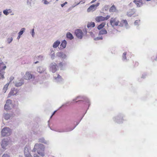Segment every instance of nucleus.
<instances>
[{
    "label": "nucleus",
    "mask_w": 157,
    "mask_h": 157,
    "mask_svg": "<svg viewBox=\"0 0 157 157\" xmlns=\"http://www.w3.org/2000/svg\"><path fill=\"white\" fill-rule=\"evenodd\" d=\"M60 44V42L58 40H57L55 42L53 45L54 48H56Z\"/></svg>",
    "instance_id": "obj_23"
},
{
    "label": "nucleus",
    "mask_w": 157,
    "mask_h": 157,
    "mask_svg": "<svg viewBox=\"0 0 157 157\" xmlns=\"http://www.w3.org/2000/svg\"><path fill=\"white\" fill-rule=\"evenodd\" d=\"M24 152L25 155L26 157H29L31 156V154L29 152V148L27 147H25Z\"/></svg>",
    "instance_id": "obj_12"
},
{
    "label": "nucleus",
    "mask_w": 157,
    "mask_h": 157,
    "mask_svg": "<svg viewBox=\"0 0 157 157\" xmlns=\"http://www.w3.org/2000/svg\"><path fill=\"white\" fill-rule=\"evenodd\" d=\"M14 79V77L13 76H12L10 77V82L12 81Z\"/></svg>",
    "instance_id": "obj_34"
},
{
    "label": "nucleus",
    "mask_w": 157,
    "mask_h": 157,
    "mask_svg": "<svg viewBox=\"0 0 157 157\" xmlns=\"http://www.w3.org/2000/svg\"><path fill=\"white\" fill-rule=\"evenodd\" d=\"M66 45L67 42L65 40H64L63 41L60 45V48L62 49L66 47Z\"/></svg>",
    "instance_id": "obj_17"
},
{
    "label": "nucleus",
    "mask_w": 157,
    "mask_h": 157,
    "mask_svg": "<svg viewBox=\"0 0 157 157\" xmlns=\"http://www.w3.org/2000/svg\"><path fill=\"white\" fill-rule=\"evenodd\" d=\"M44 3L45 4H48L49 3V2L47 1L46 0H43Z\"/></svg>",
    "instance_id": "obj_32"
},
{
    "label": "nucleus",
    "mask_w": 157,
    "mask_h": 157,
    "mask_svg": "<svg viewBox=\"0 0 157 157\" xmlns=\"http://www.w3.org/2000/svg\"><path fill=\"white\" fill-rule=\"evenodd\" d=\"M67 37L70 40L73 39L74 38L70 32H68L66 34Z\"/></svg>",
    "instance_id": "obj_22"
},
{
    "label": "nucleus",
    "mask_w": 157,
    "mask_h": 157,
    "mask_svg": "<svg viewBox=\"0 0 157 157\" xmlns=\"http://www.w3.org/2000/svg\"><path fill=\"white\" fill-rule=\"evenodd\" d=\"M7 145V142L3 140H2L1 143V145L3 148L5 147V146Z\"/></svg>",
    "instance_id": "obj_24"
},
{
    "label": "nucleus",
    "mask_w": 157,
    "mask_h": 157,
    "mask_svg": "<svg viewBox=\"0 0 157 157\" xmlns=\"http://www.w3.org/2000/svg\"><path fill=\"white\" fill-rule=\"evenodd\" d=\"M140 21V20H136L135 22V24L137 25L138 23V22H139Z\"/></svg>",
    "instance_id": "obj_36"
},
{
    "label": "nucleus",
    "mask_w": 157,
    "mask_h": 157,
    "mask_svg": "<svg viewBox=\"0 0 157 157\" xmlns=\"http://www.w3.org/2000/svg\"><path fill=\"white\" fill-rule=\"evenodd\" d=\"M34 157H39V156L36 154H34Z\"/></svg>",
    "instance_id": "obj_38"
},
{
    "label": "nucleus",
    "mask_w": 157,
    "mask_h": 157,
    "mask_svg": "<svg viewBox=\"0 0 157 157\" xmlns=\"http://www.w3.org/2000/svg\"><path fill=\"white\" fill-rule=\"evenodd\" d=\"M13 40V38L12 37L8 38L7 39V41L8 43L10 44L11 43Z\"/></svg>",
    "instance_id": "obj_30"
},
{
    "label": "nucleus",
    "mask_w": 157,
    "mask_h": 157,
    "mask_svg": "<svg viewBox=\"0 0 157 157\" xmlns=\"http://www.w3.org/2000/svg\"><path fill=\"white\" fill-rule=\"evenodd\" d=\"M6 72L5 70L0 69V79H3L5 78L4 75Z\"/></svg>",
    "instance_id": "obj_13"
},
{
    "label": "nucleus",
    "mask_w": 157,
    "mask_h": 157,
    "mask_svg": "<svg viewBox=\"0 0 157 157\" xmlns=\"http://www.w3.org/2000/svg\"><path fill=\"white\" fill-rule=\"evenodd\" d=\"M10 134V129L9 128L5 127L2 131V135L3 136H9Z\"/></svg>",
    "instance_id": "obj_4"
},
{
    "label": "nucleus",
    "mask_w": 157,
    "mask_h": 157,
    "mask_svg": "<svg viewBox=\"0 0 157 157\" xmlns=\"http://www.w3.org/2000/svg\"><path fill=\"white\" fill-rule=\"evenodd\" d=\"M18 91L17 90L14 88L11 89L10 93L8 94V97H10L11 95H13L16 94Z\"/></svg>",
    "instance_id": "obj_11"
},
{
    "label": "nucleus",
    "mask_w": 157,
    "mask_h": 157,
    "mask_svg": "<svg viewBox=\"0 0 157 157\" xmlns=\"http://www.w3.org/2000/svg\"><path fill=\"white\" fill-rule=\"evenodd\" d=\"M155 60H157V57L156 58V59H155Z\"/></svg>",
    "instance_id": "obj_46"
},
{
    "label": "nucleus",
    "mask_w": 157,
    "mask_h": 157,
    "mask_svg": "<svg viewBox=\"0 0 157 157\" xmlns=\"http://www.w3.org/2000/svg\"><path fill=\"white\" fill-rule=\"evenodd\" d=\"M135 13V11L134 10H131L128 11L127 13V15L129 17L132 16Z\"/></svg>",
    "instance_id": "obj_19"
},
{
    "label": "nucleus",
    "mask_w": 157,
    "mask_h": 157,
    "mask_svg": "<svg viewBox=\"0 0 157 157\" xmlns=\"http://www.w3.org/2000/svg\"><path fill=\"white\" fill-rule=\"evenodd\" d=\"M117 11V8L115 6L113 5L110 8L109 11L110 12H115Z\"/></svg>",
    "instance_id": "obj_14"
},
{
    "label": "nucleus",
    "mask_w": 157,
    "mask_h": 157,
    "mask_svg": "<svg viewBox=\"0 0 157 157\" xmlns=\"http://www.w3.org/2000/svg\"><path fill=\"white\" fill-rule=\"evenodd\" d=\"M2 157H10V156L7 154H4Z\"/></svg>",
    "instance_id": "obj_33"
},
{
    "label": "nucleus",
    "mask_w": 157,
    "mask_h": 157,
    "mask_svg": "<svg viewBox=\"0 0 157 157\" xmlns=\"http://www.w3.org/2000/svg\"><path fill=\"white\" fill-rule=\"evenodd\" d=\"M139 63L136 61H134L133 62V66L134 67H136L138 66Z\"/></svg>",
    "instance_id": "obj_27"
},
{
    "label": "nucleus",
    "mask_w": 157,
    "mask_h": 157,
    "mask_svg": "<svg viewBox=\"0 0 157 157\" xmlns=\"http://www.w3.org/2000/svg\"><path fill=\"white\" fill-rule=\"evenodd\" d=\"M24 83V80L23 79H21L19 82H17L15 84V86H16L18 87L21 86Z\"/></svg>",
    "instance_id": "obj_15"
},
{
    "label": "nucleus",
    "mask_w": 157,
    "mask_h": 157,
    "mask_svg": "<svg viewBox=\"0 0 157 157\" xmlns=\"http://www.w3.org/2000/svg\"><path fill=\"white\" fill-rule=\"evenodd\" d=\"M13 107L12 101L10 99L7 100L4 106V109L7 111L10 110L13 108Z\"/></svg>",
    "instance_id": "obj_2"
},
{
    "label": "nucleus",
    "mask_w": 157,
    "mask_h": 157,
    "mask_svg": "<svg viewBox=\"0 0 157 157\" xmlns=\"http://www.w3.org/2000/svg\"><path fill=\"white\" fill-rule=\"evenodd\" d=\"M9 83H8L6 84L4 86L3 88V91H4L5 93L6 92V90H7V88L9 86Z\"/></svg>",
    "instance_id": "obj_25"
},
{
    "label": "nucleus",
    "mask_w": 157,
    "mask_h": 157,
    "mask_svg": "<svg viewBox=\"0 0 157 157\" xmlns=\"http://www.w3.org/2000/svg\"><path fill=\"white\" fill-rule=\"evenodd\" d=\"M34 35V29H33L32 30V36H33Z\"/></svg>",
    "instance_id": "obj_35"
},
{
    "label": "nucleus",
    "mask_w": 157,
    "mask_h": 157,
    "mask_svg": "<svg viewBox=\"0 0 157 157\" xmlns=\"http://www.w3.org/2000/svg\"><path fill=\"white\" fill-rule=\"evenodd\" d=\"M107 33V31L105 29H103L100 30L99 33V35L106 34Z\"/></svg>",
    "instance_id": "obj_20"
},
{
    "label": "nucleus",
    "mask_w": 157,
    "mask_h": 157,
    "mask_svg": "<svg viewBox=\"0 0 157 157\" xmlns=\"http://www.w3.org/2000/svg\"><path fill=\"white\" fill-rule=\"evenodd\" d=\"M128 24L126 20H122L120 22L119 21L118 26L123 27L124 26H126Z\"/></svg>",
    "instance_id": "obj_9"
},
{
    "label": "nucleus",
    "mask_w": 157,
    "mask_h": 157,
    "mask_svg": "<svg viewBox=\"0 0 157 157\" xmlns=\"http://www.w3.org/2000/svg\"><path fill=\"white\" fill-rule=\"evenodd\" d=\"M6 68V65L3 62L0 63V69L5 70Z\"/></svg>",
    "instance_id": "obj_16"
},
{
    "label": "nucleus",
    "mask_w": 157,
    "mask_h": 157,
    "mask_svg": "<svg viewBox=\"0 0 157 157\" xmlns=\"http://www.w3.org/2000/svg\"><path fill=\"white\" fill-rule=\"evenodd\" d=\"M21 35H20L19 34V35L17 37V39H20V36Z\"/></svg>",
    "instance_id": "obj_41"
},
{
    "label": "nucleus",
    "mask_w": 157,
    "mask_h": 157,
    "mask_svg": "<svg viewBox=\"0 0 157 157\" xmlns=\"http://www.w3.org/2000/svg\"><path fill=\"white\" fill-rule=\"evenodd\" d=\"M110 17L109 15H107L106 17H103L102 16H99L95 18V20L97 22H100L102 21H104L107 20Z\"/></svg>",
    "instance_id": "obj_5"
},
{
    "label": "nucleus",
    "mask_w": 157,
    "mask_h": 157,
    "mask_svg": "<svg viewBox=\"0 0 157 157\" xmlns=\"http://www.w3.org/2000/svg\"><path fill=\"white\" fill-rule=\"evenodd\" d=\"M75 33L76 36L80 39H81L83 35V34L81 29H77L75 31Z\"/></svg>",
    "instance_id": "obj_6"
},
{
    "label": "nucleus",
    "mask_w": 157,
    "mask_h": 157,
    "mask_svg": "<svg viewBox=\"0 0 157 157\" xmlns=\"http://www.w3.org/2000/svg\"><path fill=\"white\" fill-rule=\"evenodd\" d=\"M61 78V77L59 74H58L57 75V78H56H56Z\"/></svg>",
    "instance_id": "obj_37"
},
{
    "label": "nucleus",
    "mask_w": 157,
    "mask_h": 157,
    "mask_svg": "<svg viewBox=\"0 0 157 157\" xmlns=\"http://www.w3.org/2000/svg\"><path fill=\"white\" fill-rule=\"evenodd\" d=\"M97 0H92L91 2H90V3H94V2L96 1Z\"/></svg>",
    "instance_id": "obj_39"
},
{
    "label": "nucleus",
    "mask_w": 157,
    "mask_h": 157,
    "mask_svg": "<svg viewBox=\"0 0 157 157\" xmlns=\"http://www.w3.org/2000/svg\"><path fill=\"white\" fill-rule=\"evenodd\" d=\"M74 128H73L71 130H72Z\"/></svg>",
    "instance_id": "obj_47"
},
{
    "label": "nucleus",
    "mask_w": 157,
    "mask_h": 157,
    "mask_svg": "<svg viewBox=\"0 0 157 157\" xmlns=\"http://www.w3.org/2000/svg\"><path fill=\"white\" fill-rule=\"evenodd\" d=\"M10 116L9 114L6 113L4 115V119L6 120H8L10 118Z\"/></svg>",
    "instance_id": "obj_26"
},
{
    "label": "nucleus",
    "mask_w": 157,
    "mask_h": 157,
    "mask_svg": "<svg viewBox=\"0 0 157 157\" xmlns=\"http://www.w3.org/2000/svg\"><path fill=\"white\" fill-rule=\"evenodd\" d=\"M95 26V24L94 22H90L88 23L87 25V27L88 28L94 27Z\"/></svg>",
    "instance_id": "obj_21"
},
{
    "label": "nucleus",
    "mask_w": 157,
    "mask_h": 157,
    "mask_svg": "<svg viewBox=\"0 0 157 157\" xmlns=\"http://www.w3.org/2000/svg\"><path fill=\"white\" fill-rule=\"evenodd\" d=\"M38 62V61H36V62H35V64H36V63H37Z\"/></svg>",
    "instance_id": "obj_45"
},
{
    "label": "nucleus",
    "mask_w": 157,
    "mask_h": 157,
    "mask_svg": "<svg viewBox=\"0 0 157 157\" xmlns=\"http://www.w3.org/2000/svg\"><path fill=\"white\" fill-rule=\"evenodd\" d=\"M65 5V4H62L61 5V6H62V7H63Z\"/></svg>",
    "instance_id": "obj_42"
},
{
    "label": "nucleus",
    "mask_w": 157,
    "mask_h": 157,
    "mask_svg": "<svg viewBox=\"0 0 157 157\" xmlns=\"http://www.w3.org/2000/svg\"><path fill=\"white\" fill-rule=\"evenodd\" d=\"M99 5V3H98L95 5L93 4L91 5L88 8L87 10V12H89L95 10Z\"/></svg>",
    "instance_id": "obj_7"
},
{
    "label": "nucleus",
    "mask_w": 157,
    "mask_h": 157,
    "mask_svg": "<svg viewBox=\"0 0 157 157\" xmlns=\"http://www.w3.org/2000/svg\"><path fill=\"white\" fill-rule=\"evenodd\" d=\"M67 2H65L64 4H65V5L66 4H67Z\"/></svg>",
    "instance_id": "obj_44"
},
{
    "label": "nucleus",
    "mask_w": 157,
    "mask_h": 157,
    "mask_svg": "<svg viewBox=\"0 0 157 157\" xmlns=\"http://www.w3.org/2000/svg\"><path fill=\"white\" fill-rule=\"evenodd\" d=\"M110 23L112 27L117 26L119 25V21L117 17H112L110 21Z\"/></svg>",
    "instance_id": "obj_3"
},
{
    "label": "nucleus",
    "mask_w": 157,
    "mask_h": 157,
    "mask_svg": "<svg viewBox=\"0 0 157 157\" xmlns=\"http://www.w3.org/2000/svg\"><path fill=\"white\" fill-rule=\"evenodd\" d=\"M96 39H97V40L102 39V37H101L100 38L97 37V38H96Z\"/></svg>",
    "instance_id": "obj_40"
},
{
    "label": "nucleus",
    "mask_w": 157,
    "mask_h": 157,
    "mask_svg": "<svg viewBox=\"0 0 157 157\" xmlns=\"http://www.w3.org/2000/svg\"><path fill=\"white\" fill-rule=\"evenodd\" d=\"M3 13L6 15H7L8 14V12L7 10H4L3 12Z\"/></svg>",
    "instance_id": "obj_31"
},
{
    "label": "nucleus",
    "mask_w": 157,
    "mask_h": 157,
    "mask_svg": "<svg viewBox=\"0 0 157 157\" xmlns=\"http://www.w3.org/2000/svg\"><path fill=\"white\" fill-rule=\"evenodd\" d=\"M57 65L55 63H52L51 65L50 68L53 73L55 72L57 70Z\"/></svg>",
    "instance_id": "obj_10"
},
{
    "label": "nucleus",
    "mask_w": 157,
    "mask_h": 157,
    "mask_svg": "<svg viewBox=\"0 0 157 157\" xmlns=\"http://www.w3.org/2000/svg\"><path fill=\"white\" fill-rule=\"evenodd\" d=\"M126 52H124L123 53L122 57L124 59H126Z\"/></svg>",
    "instance_id": "obj_29"
},
{
    "label": "nucleus",
    "mask_w": 157,
    "mask_h": 157,
    "mask_svg": "<svg viewBox=\"0 0 157 157\" xmlns=\"http://www.w3.org/2000/svg\"><path fill=\"white\" fill-rule=\"evenodd\" d=\"M25 79L26 80H30L32 78H35L34 75L31 74L29 72H27L25 76Z\"/></svg>",
    "instance_id": "obj_8"
},
{
    "label": "nucleus",
    "mask_w": 157,
    "mask_h": 157,
    "mask_svg": "<svg viewBox=\"0 0 157 157\" xmlns=\"http://www.w3.org/2000/svg\"><path fill=\"white\" fill-rule=\"evenodd\" d=\"M44 146L42 144H36L35 145L33 149V151L35 152L37 151L38 153L42 156L44 155Z\"/></svg>",
    "instance_id": "obj_1"
},
{
    "label": "nucleus",
    "mask_w": 157,
    "mask_h": 157,
    "mask_svg": "<svg viewBox=\"0 0 157 157\" xmlns=\"http://www.w3.org/2000/svg\"><path fill=\"white\" fill-rule=\"evenodd\" d=\"M59 65H61L62 66H63L62 64V63H60L59 64Z\"/></svg>",
    "instance_id": "obj_43"
},
{
    "label": "nucleus",
    "mask_w": 157,
    "mask_h": 157,
    "mask_svg": "<svg viewBox=\"0 0 157 157\" xmlns=\"http://www.w3.org/2000/svg\"><path fill=\"white\" fill-rule=\"evenodd\" d=\"M105 23L102 22L97 27V29L98 30L102 29L105 26Z\"/></svg>",
    "instance_id": "obj_18"
},
{
    "label": "nucleus",
    "mask_w": 157,
    "mask_h": 157,
    "mask_svg": "<svg viewBox=\"0 0 157 157\" xmlns=\"http://www.w3.org/2000/svg\"><path fill=\"white\" fill-rule=\"evenodd\" d=\"M25 30V28H22L21 29V31L18 34L20 35H21L24 32Z\"/></svg>",
    "instance_id": "obj_28"
}]
</instances>
